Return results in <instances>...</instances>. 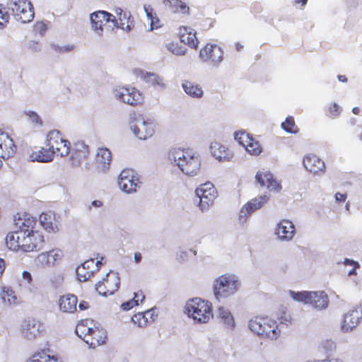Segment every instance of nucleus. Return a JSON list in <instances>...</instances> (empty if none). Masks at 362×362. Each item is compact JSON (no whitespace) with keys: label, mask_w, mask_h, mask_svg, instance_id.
I'll return each mask as SVG.
<instances>
[{"label":"nucleus","mask_w":362,"mask_h":362,"mask_svg":"<svg viewBox=\"0 0 362 362\" xmlns=\"http://www.w3.org/2000/svg\"><path fill=\"white\" fill-rule=\"evenodd\" d=\"M36 221L33 217L28 214L24 215L23 218L14 216V224L17 230L9 233L6 238V243L11 250H18L21 249L24 252L33 251V248L39 247L40 245V238L34 245H31L30 238L25 237V234L30 228H33Z\"/></svg>","instance_id":"nucleus-1"},{"label":"nucleus","mask_w":362,"mask_h":362,"mask_svg":"<svg viewBox=\"0 0 362 362\" xmlns=\"http://www.w3.org/2000/svg\"><path fill=\"white\" fill-rule=\"evenodd\" d=\"M168 160L187 176L194 177L200 172L201 158L199 154L192 151L173 148L168 152Z\"/></svg>","instance_id":"nucleus-2"},{"label":"nucleus","mask_w":362,"mask_h":362,"mask_svg":"<svg viewBox=\"0 0 362 362\" xmlns=\"http://www.w3.org/2000/svg\"><path fill=\"white\" fill-rule=\"evenodd\" d=\"M241 282L239 277L233 274H225L215 279L213 291L215 298L220 302L222 299L235 295L239 290Z\"/></svg>","instance_id":"nucleus-3"},{"label":"nucleus","mask_w":362,"mask_h":362,"mask_svg":"<svg viewBox=\"0 0 362 362\" xmlns=\"http://www.w3.org/2000/svg\"><path fill=\"white\" fill-rule=\"evenodd\" d=\"M185 309L188 316L199 324L209 322L213 317L211 304L199 298L189 300Z\"/></svg>","instance_id":"nucleus-4"},{"label":"nucleus","mask_w":362,"mask_h":362,"mask_svg":"<svg viewBox=\"0 0 362 362\" xmlns=\"http://www.w3.org/2000/svg\"><path fill=\"white\" fill-rule=\"evenodd\" d=\"M289 294L294 300L311 304L317 310L325 309L328 305V296L324 291H289Z\"/></svg>","instance_id":"nucleus-5"},{"label":"nucleus","mask_w":362,"mask_h":362,"mask_svg":"<svg viewBox=\"0 0 362 362\" xmlns=\"http://www.w3.org/2000/svg\"><path fill=\"white\" fill-rule=\"evenodd\" d=\"M6 6L12 13L14 18L23 23H29L34 18V8L28 0H8Z\"/></svg>","instance_id":"nucleus-6"},{"label":"nucleus","mask_w":362,"mask_h":362,"mask_svg":"<svg viewBox=\"0 0 362 362\" xmlns=\"http://www.w3.org/2000/svg\"><path fill=\"white\" fill-rule=\"evenodd\" d=\"M141 184V177L132 169L123 170L119 174L118 185L125 193L136 192Z\"/></svg>","instance_id":"nucleus-7"},{"label":"nucleus","mask_w":362,"mask_h":362,"mask_svg":"<svg viewBox=\"0 0 362 362\" xmlns=\"http://www.w3.org/2000/svg\"><path fill=\"white\" fill-rule=\"evenodd\" d=\"M45 145L53 151L54 154L56 152L59 153L61 157L66 156L70 153V142L63 139L58 130L49 132L47 134Z\"/></svg>","instance_id":"nucleus-8"},{"label":"nucleus","mask_w":362,"mask_h":362,"mask_svg":"<svg viewBox=\"0 0 362 362\" xmlns=\"http://www.w3.org/2000/svg\"><path fill=\"white\" fill-rule=\"evenodd\" d=\"M115 98L132 106L141 104L143 98L135 88L119 87L113 90Z\"/></svg>","instance_id":"nucleus-9"},{"label":"nucleus","mask_w":362,"mask_h":362,"mask_svg":"<svg viewBox=\"0 0 362 362\" xmlns=\"http://www.w3.org/2000/svg\"><path fill=\"white\" fill-rule=\"evenodd\" d=\"M42 329L43 325L40 321L27 318L21 325L20 333L25 339L32 341L40 335Z\"/></svg>","instance_id":"nucleus-10"},{"label":"nucleus","mask_w":362,"mask_h":362,"mask_svg":"<svg viewBox=\"0 0 362 362\" xmlns=\"http://www.w3.org/2000/svg\"><path fill=\"white\" fill-rule=\"evenodd\" d=\"M274 234L276 236V240L281 242L291 241L295 234L296 228L293 222L288 219L281 220L276 223Z\"/></svg>","instance_id":"nucleus-11"},{"label":"nucleus","mask_w":362,"mask_h":362,"mask_svg":"<svg viewBox=\"0 0 362 362\" xmlns=\"http://www.w3.org/2000/svg\"><path fill=\"white\" fill-rule=\"evenodd\" d=\"M362 320V307L356 306L350 310L344 316L341 325V329L343 332H351L355 329Z\"/></svg>","instance_id":"nucleus-12"},{"label":"nucleus","mask_w":362,"mask_h":362,"mask_svg":"<svg viewBox=\"0 0 362 362\" xmlns=\"http://www.w3.org/2000/svg\"><path fill=\"white\" fill-rule=\"evenodd\" d=\"M199 57L204 62L211 61L218 65L223 59V51L216 45L207 44L199 51Z\"/></svg>","instance_id":"nucleus-13"},{"label":"nucleus","mask_w":362,"mask_h":362,"mask_svg":"<svg viewBox=\"0 0 362 362\" xmlns=\"http://www.w3.org/2000/svg\"><path fill=\"white\" fill-rule=\"evenodd\" d=\"M90 21L93 30L99 36H101L103 35V25L105 23L116 21V18L107 11H98L90 15Z\"/></svg>","instance_id":"nucleus-14"},{"label":"nucleus","mask_w":362,"mask_h":362,"mask_svg":"<svg viewBox=\"0 0 362 362\" xmlns=\"http://www.w3.org/2000/svg\"><path fill=\"white\" fill-rule=\"evenodd\" d=\"M269 197L266 195H261L257 198H255L249 201L245 204L240 209L239 214V221L241 223H244L247 221V218L252 213L256 210L260 209L264 204H265Z\"/></svg>","instance_id":"nucleus-15"},{"label":"nucleus","mask_w":362,"mask_h":362,"mask_svg":"<svg viewBox=\"0 0 362 362\" xmlns=\"http://www.w3.org/2000/svg\"><path fill=\"white\" fill-rule=\"evenodd\" d=\"M255 180L261 187H266L269 191L279 192L281 190V184L274 179L273 174L269 171H258Z\"/></svg>","instance_id":"nucleus-16"},{"label":"nucleus","mask_w":362,"mask_h":362,"mask_svg":"<svg viewBox=\"0 0 362 362\" xmlns=\"http://www.w3.org/2000/svg\"><path fill=\"white\" fill-rule=\"evenodd\" d=\"M39 221L40 225L48 233H57L59 230L60 217L53 211L42 213Z\"/></svg>","instance_id":"nucleus-17"},{"label":"nucleus","mask_w":362,"mask_h":362,"mask_svg":"<svg viewBox=\"0 0 362 362\" xmlns=\"http://www.w3.org/2000/svg\"><path fill=\"white\" fill-rule=\"evenodd\" d=\"M305 168L317 175H321L325 172V164L319 157L315 155H307L303 158Z\"/></svg>","instance_id":"nucleus-18"},{"label":"nucleus","mask_w":362,"mask_h":362,"mask_svg":"<svg viewBox=\"0 0 362 362\" xmlns=\"http://www.w3.org/2000/svg\"><path fill=\"white\" fill-rule=\"evenodd\" d=\"M116 21H112L114 25L129 32L134 27V19L129 11H123L121 8L115 9Z\"/></svg>","instance_id":"nucleus-19"},{"label":"nucleus","mask_w":362,"mask_h":362,"mask_svg":"<svg viewBox=\"0 0 362 362\" xmlns=\"http://www.w3.org/2000/svg\"><path fill=\"white\" fill-rule=\"evenodd\" d=\"M133 134L141 140L151 137L154 134V124L151 119H144L138 126L133 127Z\"/></svg>","instance_id":"nucleus-20"},{"label":"nucleus","mask_w":362,"mask_h":362,"mask_svg":"<svg viewBox=\"0 0 362 362\" xmlns=\"http://www.w3.org/2000/svg\"><path fill=\"white\" fill-rule=\"evenodd\" d=\"M180 41L192 48H197L199 41L196 32L192 28L183 26L180 28Z\"/></svg>","instance_id":"nucleus-21"},{"label":"nucleus","mask_w":362,"mask_h":362,"mask_svg":"<svg viewBox=\"0 0 362 362\" xmlns=\"http://www.w3.org/2000/svg\"><path fill=\"white\" fill-rule=\"evenodd\" d=\"M54 152L52 149L42 147L40 149L33 151L30 155V160L33 162L49 163L54 159Z\"/></svg>","instance_id":"nucleus-22"},{"label":"nucleus","mask_w":362,"mask_h":362,"mask_svg":"<svg viewBox=\"0 0 362 362\" xmlns=\"http://www.w3.org/2000/svg\"><path fill=\"white\" fill-rule=\"evenodd\" d=\"M210 151L212 156L219 161H228L231 158L228 149L218 142H212L210 145Z\"/></svg>","instance_id":"nucleus-23"},{"label":"nucleus","mask_w":362,"mask_h":362,"mask_svg":"<svg viewBox=\"0 0 362 362\" xmlns=\"http://www.w3.org/2000/svg\"><path fill=\"white\" fill-rule=\"evenodd\" d=\"M114 287L112 289H107V286L105 284V281H100L95 284V290L98 294L103 296H107L114 294L117 291L120 285V279L118 273H112Z\"/></svg>","instance_id":"nucleus-24"},{"label":"nucleus","mask_w":362,"mask_h":362,"mask_svg":"<svg viewBox=\"0 0 362 362\" xmlns=\"http://www.w3.org/2000/svg\"><path fill=\"white\" fill-rule=\"evenodd\" d=\"M77 298L74 295L68 294L60 298L59 309L64 313H74L76 310Z\"/></svg>","instance_id":"nucleus-25"},{"label":"nucleus","mask_w":362,"mask_h":362,"mask_svg":"<svg viewBox=\"0 0 362 362\" xmlns=\"http://www.w3.org/2000/svg\"><path fill=\"white\" fill-rule=\"evenodd\" d=\"M94 264L93 259L85 261L76 269V273L79 281H86L88 280L93 274L94 271L90 270Z\"/></svg>","instance_id":"nucleus-26"},{"label":"nucleus","mask_w":362,"mask_h":362,"mask_svg":"<svg viewBox=\"0 0 362 362\" xmlns=\"http://www.w3.org/2000/svg\"><path fill=\"white\" fill-rule=\"evenodd\" d=\"M105 334L103 329L98 327L93 328V332L90 333L88 339H83V341L90 346V347L95 348L97 346L101 345L105 341Z\"/></svg>","instance_id":"nucleus-27"},{"label":"nucleus","mask_w":362,"mask_h":362,"mask_svg":"<svg viewBox=\"0 0 362 362\" xmlns=\"http://www.w3.org/2000/svg\"><path fill=\"white\" fill-rule=\"evenodd\" d=\"M3 135L5 136L6 139L4 140V142L0 143V149L1 150L0 157L4 159H8L14 155L16 146L8 134Z\"/></svg>","instance_id":"nucleus-28"},{"label":"nucleus","mask_w":362,"mask_h":362,"mask_svg":"<svg viewBox=\"0 0 362 362\" xmlns=\"http://www.w3.org/2000/svg\"><path fill=\"white\" fill-rule=\"evenodd\" d=\"M141 78L145 83H148L153 87L158 86L160 88H166V84L164 82L163 77L156 73L142 71Z\"/></svg>","instance_id":"nucleus-29"},{"label":"nucleus","mask_w":362,"mask_h":362,"mask_svg":"<svg viewBox=\"0 0 362 362\" xmlns=\"http://www.w3.org/2000/svg\"><path fill=\"white\" fill-rule=\"evenodd\" d=\"M279 325H276V322L270 319V322H265L263 334L261 337H265L272 340L276 339L280 334L281 329Z\"/></svg>","instance_id":"nucleus-30"},{"label":"nucleus","mask_w":362,"mask_h":362,"mask_svg":"<svg viewBox=\"0 0 362 362\" xmlns=\"http://www.w3.org/2000/svg\"><path fill=\"white\" fill-rule=\"evenodd\" d=\"M265 322H270V318L255 317L248 322V327L252 332L260 337L264 332L263 327H264Z\"/></svg>","instance_id":"nucleus-31"},{"label":"nucleus","mask_w":362,"mask_h":362,"mask_svg":"<svg viewBox=\"0 0 362 362\" xmlns=\"http://www.w3.org/2000/svg\"><path fill=\"white\" fill-rule=\"evenodd\" d=\"M184 91L192 98H200L203 96L204 92L202 88L189 81H184L182 83Z\"/></svg>","instance_id":"nucleus-32"},{"label":"nucleus","mask_w":362,"mask_h":362,"mask_svg":"<svg viewBox=\"0 0 362 362\" xmlns=\"http://www.w3.org/2000/svg\"><path fill=\"white\" fill-rule=\"evenodd\" d=\"M163 4L174 13H189V8L181 0H164Z\"/></svg>","instance_id":"nucleus-33"},{"label":"nucleus","mask_w":362,"mask_h":362,"mask_svg":"<svg viewBox=\"0 0 362 362\" xmlns=\"http://www.w3.org/2000/svg\"><path fill=\"white\" fill-rule=\"evenodd\" d=\"M92 324L93 320H86L81 321L76 327V334L83 340V339H88L90 333L93 332V327L90 326Z\"/></svg>","instance_id":"nucleus-34"},{"label":"nucleus","mask_w":362,"mask_h":362,"mask_svg":"<svg viewBox=\"0 0 362 362\" xmlns=\"http://www.w3.org/2000/svg\"><path fill=\"white\" fill-rule=\"evenodd\" d=\"M218 317L228 329H233L235 321L231 313L223 307H219L217 310Z\"/></svg>","instance_id":"nucleus-35"},{"label":"nucleus","mask_w":362,"mask_h":362,"mask_svg":"<svg viewBox=\"0 0 362 362\" xmlns=\"http://www.w3.org/2000/svg\"><path fill=\"white\" fill-rule=\"evenodd\" d=\"M112 159L111 152L107 148H100L98 149L96 154V161L102 164L104 169H107Z\"/></svg>","instance_id":"nucleus-36"},{"label":"nucleus","mask_w":362,"mask_h":362,"mask_svg":"<svg viewBox=\"0 0 362 362\" xmlns=\"http://www.w3.org/2000/svg\"><path fill=\"white\" fill-rule=\"evenodd\" d=\"M34 228H35V226H33V228H29V230H28V232L25 234V237H28L30 238L31 245H34L33 243H35L37 241V240H38V238H37V237L40 238L39 240L40 242V246L39 247H35V248L33 249V250L38 251L42 248V245L44 243V237L41 234V233H40L39 231L34 230Z\"/></svg>","instance_id":"nucleus-37"},{"label":"nucleus","mask_w":362,"mask_h":362,"mask_svg":"<svg viewBox=\"0 0 362 362\" xmlns=\"http://www.w3.org/2000/svg\"><path fill=\"white\" fill-rule=\"evenodd\" d=\"M153 313V310H147L144 313H139L132 316V320L134 324H137L139 327H144L146 325L148 321V315H150L152 318Z\"/></svg>","instance_id":"nucleus-38"},{"label":"nucleus","mask_w":362,"mask_h":362,"mask_svg":"<svg viewBox=\"0 0 362 362\" xmlns=\"http://www.w3.org/2000/svg\"><path fill=\"white\" fill-rule=\"evenodd\" d=\"M74 151L79 159L85 158L89 153V148L83 141H78L74 144Z\"/></svg>","instance_id":"nucleus-39"},{"label":"nucleus","mask_w":362,"mask_h":362,"mask_svg":"<svg viewBox=\"0 0 362 362\" xmlns=\"http://www.w3.org/2000/svg\"><path fill=\"white\" fill-rule=\"evenodd\" d=\"M27 362H58L54 356H49L44 352L35 354Z\"/></svg>","instance_id":"nucleus-40"},{"label":"nucleus","mask_w":362,"mask_h":362,"mask_svg":"<svg viewBox=\"0 0 362 362\" xmlns=\"http://www.w3.org/2000/svg\"><path fill=\"white\" fill-rule=\"evenodd\" d=\"M246 151L251 155L257 156L262 152V148L257 141L252 139L250 142L245 144Z\"/></svg>","instance_id":"nucleus-41"},{"label":"nucleus","mask_w":362,"mask_h":362,"mask_svg":"<svg viewBox=\"0 0 362 362\" xmlns=\"http://www.w3.org/2000/svg\"><path fill=\"white\" fill-rule=\"evenodd\" d=\"M144 120V118L141 115L137 114L134 111L130 112L129 114L128 122L132 132H133L134 126L139 125Z\"/></svg>","instance_id":"nucleus-42"},{"label":"nucleus","mask_w":362,"mask_h":362,"mask_svg":"<svg viewBox=\"0 0 362 362\" xmlns=\"http://www.w3.org/2000/svg\"><path fill=\"white\" fill-rule=\"evenodd\" d=\"M166 47L173 54L177 56L185 55L187 51L185 47L180 46L177 43L170 42L166 45Z\"/></svg>","instance_id":"nucleus-43"},{"label":"nucleus","mask_w":362,"mask_h":362,"mask_svg":"<svg viewBox=\"0 0 362 362\" xmlns=\"http://www.w3.org/2000/svg\"><path fill=\"white\" fill-rule=\"evenodd\" d=\"M199 199L198 206L202 212L209 211V208L213 205L214 199L213 197H208L202 198V197H197Z\"/></svg>","instance_id":"nucleus-44"},{"label":"nucleus","mask_w":362,"mask_h":362,"mask_svg":"<svg viewBox=\"0 0 362 362\" xmlns=\"http://www.w3.org/2000/svg\"><path fill=\"white\" fill-rule=\"evenodd\" d=\"M234 136L235 139L244 147L245 146V144L250 142V141L252 139L251 136H250L249 134L245 131H238L235 132Z\"/></svg>","instance_id":"nucleus-45"},{"label":"nucleus","mask_w":362,"mask_h":362,"mask_svg":"<svg viewBox=\"0 0 362 362\" xmlns=\"http://www.w3.org/2000/svg\"><path fill=\"white\" fill-rule=\"evenodd\" d=\"M204 192H211L212 193L216 192V189L214 185L211 182H206L204 184L200 185L199 187H197L195 190L196 195H203Z\"/></svg>","instance_id":"nucleus-46"},{"label":"nucleus","mask_w":362,"mask_h":362,"mask_svg":"<svg viewBox=\"0 0 362 362\" xmlns=\"http://www.w3.org/2000/svg\"><path fill=\"white\" fill-rule=\"evenodd\" d=\"M25 115L28 117L30 122L35 124V127H41L42 125V121L37 112L28 111L25 112Z\"/></svg>","instance_id":"nucleus-47"},{"label":"nucleus","mask_w":362,"mask_h":362,"mask_svg":"<svg viewBox=\"0 0 362 362\" xmlns=\"http://www.w3.org/2000/svg\"><path fill=\"white\" fill-rule=\"evenodd\" d=\"M13 294L14 292L11 289L4 290L1 293V298L4 303L7 301L9 305L15 303L16 296Z\"/></svg>","instance_id":"nucleus-48"},{"label":"nucleus","mask_w":362,"mask_h":362,"mask_svg":"<svg viewBox=\"0 0 362 362\" xmlns=\"http://www.w3.org/2000/svg\"><path fill=\"white\" fill-rule=\"evenodd\" d=\"M294 127L295 122L292 117H287L285 122L281 124L282 129L288 133H296V131L293 129Z\"/></svg>","instance_id":"nucleus-49"},{"label":"nucleus","mask_w":362,"mask_h":362,"mask_svg":"<svg viewBox=\"0 0 362 362\" xmlns=\"http://www.w3.org/2000/svg\"><path fill=\"white\" fill-rule=\"evenodd\" d=\"M49 281L55 288L59 286L64 281V276L62 274H54L49 279Z\"/></svg>","instance_id":"nucleus-50"},{"label":"nucleus","mask_w":362,"mask_h":362,"mask_svg":"<svg viewBox=\"0 0 362 362\" xmlns=\"http://www.w3.org/2000/svg\"><path fill=\"white\" fill-rule=\"evenodd\" d=\"M52 252H42L40 254L37 258V262L41 263V264H52L50 255Z\"/></svg>","instance_id":"nucleus-51"},{"label":"nucleus","mask_w":362,"mask_h":362,"mask_svg":"<svg viewBox=\"0 0 362 362\" xmlns=\"http://www.w3.org/2000/svg\"><path fill=\"white\" fill-rule=\"evenodd\" d=\"M139 305V300H135V298H132V300H129L125 303H123L121 305V308L123 310H129L132 309L134 305Z\"/></svg>","instance_id":"nucleus-52"},{"label":"nucleus","mask_w":362,"mask_h":362,"mask_svg":"<svg viewBox=\"0 0 362 362\" xmlns=\"http://www.w3.org/2000/svg\"><path fill=\"white\" fill-rule=\"evenodd\" d=\"M112 272L106 273L103 281L106 283L107 289H112L114 287L113 275Z\"/></svg>","instance_id":"nucleus-53"},{"label":"nucleus","mask_w":362,"mask_h":362,"mask_svg":"<svg viewBox=\"0 0 362 362\" xmlns=\"http://www.w3.org/2000/svg\"><path fill=\"white\" fill-rule=\"evenodd\" d=\"M279 323L288 326L291 323V317L289 313L284 312L279 317Z\"/></svg>","instance_id":"nucleus-54"},{"label":"nucleus","mask_w":362,"mask_h":362,"mask_svg":"<svg viewBox=\"0 0 362 362\" xmlns=\"http://www.w3.org/2000/svg\"><path fill=\"white\" fill-rule=\"evenodd\" d=\"M148 19L151 20V30H153L160 27V25H159L160 20L156 16V15L153 16L151 18H148Z\"/></svg>","instance_id":"nucleus-55"},{"label":"nucleus","mask_w":362,"mask_h":362,"mask_svg":"<svg viewBox=\"0 0 362 362\" xmlns=\"http://www.w3.org/2000/svg\"><path fill=\"white\" fill-rule=\"evenodd\" d=\"M177 259L179 262H186L188 259L187 251H180L177 254Z\"/></svg>","instance_id":"nucleus-56"},{"label":"nucleus","mask_w":362,"mask_h":362,"mask_svg":"<svg viewBox=\"0 0 362 362\" xmlns=\"http://www.w3.org/2000/svg\"><path fill=\"white\" fill-rule=\"evenodd\" d=\"M144 10L148 19L151 18L153 16H156V14L153 13V8L151 6L144 5Z\"/></svg>","instance_id":"nucleus-57"},{"label":"nucleus","mask_w":362,"mask_h":362,"mask_svg":"<svg viewBox=\"0 0 362 362\" xmlns=\"http://www.w3.org/2000/svg\"><path fill=\"white\" fill-rule=\"evenodd\" d=\"M329 112L334 116L338 115L340 113V107L337 103H333L329 107Z\"/></svg>","instance_id":"nucleus-58"},{"label":"nucleus","mask_w":362,"mask_h":362,"mask_svg":"<svg viewBox=\"0 0 362 362\" xmlns=\"http://www.w3.org/2000/svg\"><path fill=\"white\" fill-rule=\"evenodd\" d=\"M9 20V15L8 14L7 11H4L1 7H0V21L1 22L7 23Z\"/></svg>","instance_id":"nucleus-59"},{"label":"nucleus","mask_w":362,"mask_h":362,"mask_svg":"<svg viewBox=\"0 0 362 362\" xmlns=\"http://www.w3.org/2000/svg\"><path fill=\"white\" fill-rule=\"evenodd\" d=\"M344 264L345 265L353 266L355 268H359L360 267V264H359V263L358 262L354 261V260L351 259H348V258L344 259Z\"/></svg>","instance_id":"nucleus-60"},{"label":"nucleus","mask_w":362,"mask_h":362,"mask_svg":"<svg viewBox=\"0 0 362 362\" xmlns=\"http://www.w3.org/2000/svg\"><path fill=\"white\" fill-rule=\"evenodd\" d=\"M28 47L34 52H39L40 49L38 43L35 41H30Z\"/></svg>","instance_id":"nucleus-61"},{"label":"nucleus","mask_w":362,"mask_h":362,"mask_svg":"<svg viewBox=\"0 0 362 362\" xmlns=\"http://www.w3.org/2000/svg\"><path fill=\"white\" fill-rule=\"evenodd\" d=\"M49 252H52L50 255V257L52 258V264H54V262L58 259L61 255L59 251L54 252V250L49 251Z\"/></svg>","instance_id":"nucleus-62"},{"label":"nucleus","mask_w":362,"mask_h":362,"mask_svg":"<svg viewBox=\"0 0 362 362\" xmlns=\"http://www.w3.org/2000/svg\"><path fill=\"white\" fill-rule=\"evenodd\" d=\"M22 276L25 280H27L28 283H31L32 281V275L28 271H23L22 273Z\"/></svg>","instance_id":"nucleus-63"},{"label":"nucleus","mask_w":362,"mask_h":362,"mask_svg":"<svg viewBox=\"0 0 362 362\" xmlns=\"http://www.w3.org/2000/svg\"><path fill=\"white\" fill-rule=\"evenodd\" d=\"M202 194H203V195H197V197H202V198H206L208 197H213V199H215L216 197V192L212 193L211 192H206H206L204 191V192H203Z\"/></svg>","instance_id":"nucleus-64"}]
</instances>
